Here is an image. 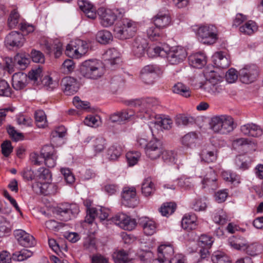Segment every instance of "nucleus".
I'll return each mask as SVG.
<instances>
[{
    "label": "nucleus",
    "instance_id": "f257e3e1",
    "mask_svg": "<svg viewBox=\"0 0 263 263\" xmlns=\"http://www.w3.org/2000/svg\"><path fill=\"white\" fill-rule=\"evenodd\" d=\"M153 49L155 53L154 55L166 57L168 62L172 65H177L182 62L187 55L186 49L180 46L173 47L169 49L157 46Z\"/></svg>",
    "mask_w": 263,
    "mask_h": 263
},
{
    "label": "nucleus",
    "instance_id": "f03ea898",
    "mask_svg": "<svg viewBox=\"0 0 263 263\" xmlns=\"http://www.w3.org/2000/svg\"><path fill=\"white\" fill-rule=\"evenodd\" d=\"M210 128L214 133L228 135L235 128L234 120L226 115L214 116L210 122Z\"/></svg>",
    "mask_w": 263,
    "mask_h": 263
},
{
    "label": "nucleus",
    "instance_id": "7ed1b4c3",
    "mask_svg": "<svg viewBox=\"0 0 263 263\" xmlns=\"http://www.w3.org/2000/svg\"><path fill=\"white\" fill-rule=\"evenodd\" d=\"M80 73L87 79H97L105 72V67L102 62L96 59H90L83 62L80 66Z\"/></svg>",
    "mask_w": 263,
    "mask_h": 263
},
{
    "label": "nucleus",
    "instance_id": "20e7f679",
    "mask_svg": "<svg viewBox=\"0 0 263 263\" xmlns=\"http://www.w3.org/2000/svg\"><path fill=\"white\" fill-rule=\"evenodd\" d=\"M229 245L235 249L243 251L251 256H255L260 253L262 247L258 242H248L243 238L232 237L229 239Z\"/></svg>",
    "mask_w": 263,
    "mask_h": 263
},
{
    "label": "nucleus",
    "instance_id": "39448f33",
    "mask_svg": "<svg viewBox=\"0 0 263 263\" xmlns=\"http://www.w3.org/2000/svg\"><path fill=\"white\" fill-rule=\"evenodd\" d=\"M118 29L116 30V38L126 40L133 37L138 29L137 23L127 18H123L116 23Z\"/></svg>",
    "mask_w": 263,
    "mask_h": 263
},
{
    "label": "nucleus",
    "instance_id": "423d86ee",
    "mask_svg": "<svg viewBox=\"0 0 263 263\" xmlns=\"http://www.w3.org/2000/svg\"><path fill=\"white\" fill-rule=\"evenodd\" d=\"M88 49V45L86 41L76 39L67 45L65 53L69 57L79 59L87 53Z\"/></svg>",
    "mask_w": 263,
    "mask_h": 263
},
{
    "label": "nucleus",
    "instance_id": "0eeeda50",
    "mask_svg": "<svg viewBox=\"0 0 263 263\" xmlns=\"http://www.w3.org/2000/svg\"><path fill=\"white\" fill-rule=\"evenodd\" d=\"M197 34L199 40L204 44H213L218 39L217 28L215 26L212 25L199 27Z\"/></svg>",
    "mask_w": 263,
    "mask_h": 263
},
{
    "label": "nucleus",
    "instance_id": "6e6552de",
    "mask_svg": "<svg viewBox=\"0 0 263 263\" xmlns=\"http://www.w3.org/2000/svg\"><path fill=\"white\" fill-rule=\"evenodd\" d=\"M84 203L86 206L87 215L85 221L88 223H92L96 218H98L100 221L106 219L108 216L109 211L103 207H90L91 202L89 200H86Z\"/></svg>",
    "mask_w": 263,
    "mask_h": 263
},
{
    "label": "nucleus",
    "instance_id": "1a4fd4ad",
    "mask_svg": "<svg viewBox=\"0 0 263 263\" xmlns=\"http://www.w3.org/2000/svg\"><path fill=\"white\" fill-rule=\"evenodd\" d=\"M79 212L76 204L64 203L58 206L55 213L61 220L67 221L74 217Z\"/></svg>",
    "mask_w": 263,
    "mask_h": 263
},
{
    "label": "nucleus",
    "instance_id": "9d476101",
    "mask_svg": "<svg viewBox=\"0 0 263 263\" xmlns=\"http://www.w3.org/2000/svg\"><path fill=\"white\" fill-rule=\"evenodd\" d=\"M126 104L131 107L137 108L141 107L140 109H138V111L141 112H144L143 115H137V116L141 118H146L148 117V110L143 109L142 108L145 105H146L147 107L150 108L151 107L154 106L158 104V101L154 98H146L145 99H135L130 100L126 102ZM138 111V110H137Z\"/></svg>",
    "mask_w": 263,
    "mask_h": 263
},
{
    "label": "nucleus",
    "instance_id": "9b49d317",
    "mask_svg": "<svg viewBox=\"0 0 263 263\" xmlns=\"http://www.w3.org/2000/svg\"><path fill=\"white\" fill-rule=\"evenodd\" d=\"M122 203L129 208H135L139 203L137 197L136 189L134 186H125L123 189L122 193Z\"/></svg>",
    "mask_w": 263,
    "mask_h": 263
},
{
    "label": "nucleus",
    "instance_id": "f8f14e48",
    "mask_svg": "<svg viewBox=\"0 0 263 263\" xmlns=\"http://www.w3.org/2000/svg\"><path fill=\"white\" fill-rule=\"evenodd\" d=\"M258 72V68L256 65H246L239 71V79L243 83H251L256 80Z\"/></svg>",
    "mask_w": 263,
    "mask_h": 263
},
{
    "label": "nucleus",
    "instance_id": "ddd939ff",
    "mask_svg": "<svg viewBox=\"0 0 263 263\" xmlns=\"http://www.w3.org/2000/svg\"><path fill=\"white\" fill-rule=\"evenodd\" d=\"M204 76L207 81L205 83L208 91L213 93H218L222 89L218 76L214 71L205 72Z\"/></svg>",
    "mask_w": 263,
    "mask_h": 263
},
{
    "label": "nucleus",
    "instance_id": "4468645a",
    "mask_svg": "<svg viewBox=\"0 0 263 263\" xmlns=\"http://www.w3.org/2000/svg\"><path fill=\"white\" fill-rule=\"evenodd\" d=\"M163 149L161 142L157 139H154L148 143L145 153L151 160H155L159 158Z\"/></svg>",
    "mask_w": 263,
    "mask_h": 263
},
{
    "label": "nucleus",
    "instance_id": "2eb2a0df",
    "mask_svg": "<svg viewBox=\"0 0 263 263\" xmlns=\"http://www.w3.org/2000/svg\"><path fill=\"white\" fill-rule=\"evenodd\" d=\"M25 42L24 35L20 32L13 31L6 35L5 44L8 48H20Z\"/></svg>",
    "mask_w": 263,
    "mask_h": 263
},
{
    "label": "nucleus",
    "instance_id": "dca6fc26",
    "mask_svg": "<svg viewBox=\"0 0 263 263\" xmlns=\"http://www.w3.org/2000/svg\"><path fill=\"white\" fill-rule=\"evenodd\" d=\"M13 234L18 243L23 247H31L35 243L33 236L23 230H15L14 231Z\"/></svg>",
    "mask_w": 263,
    "mask_h": 263
},
{
    "label": "nucleus",
    "instance_id": "f3484780",
    "mask_svg": "<svg viewBox=\"0 0 263 263\" xmlns=\"http://www.w3.org/2000/svg\"><path fill=\"white\" fill-rule=\"evenodd\" d=\"M147 45L148 44L146 39L141 36H138L133 43L132 51L136 56L138 57H142L146 50L148 52H149L151 50L154 51L153 49L154 48H149L147 49Z\"/></svg>",
    "mask_w": 263,
    "mask_h": 263
},
{
    "label": "nucleus",
    "instance_id": "a211bd4d",
    "mask_svg": "<svg viewBox=\"0 0 263 263\" xmlns=\"http://www.w3.org/2000/svg\"><path fill=\"white\" fill-rule=\"evenodd\" d=\"M100 23L104 27H108L114 24L115 21V15L112 10L104 7L98 10Z\"/></svg>",
    "mask_w": 263,
    "mask_h": 263
},
{
    "label": "nucleus",
    "instance_id": "6ab92c4d",
    "mask_svg": "<svg viewBox=\"0 0 263 263\" xmlns=\"http://www.w3.org/2000/svg\"><path fill=\"white\" fill-rule=\"evenodd\" d=\"M116 225L123 229L132 231L136 227L137 222L126 214L120 213L116 215Z\"/></svg>",
    "mask_w": 263,
    "mask_h": 263
},
{
    "label": "nucleus",
    "instance_id": "aec40b11",
    "mask_svg": "<svg viewBox=\"0 0 263 263\" xmlns=\"http://www.w3.org/2000/svg\"><path fill=\"white\" fill-rule=\"evenodd\" d=\"M62 85L64 93L67 96L74 94L79 89L77 80L71 77H66L62 79Z\"/></svg>",
    "mask_w": 263,
    "mask_h": 263
},
{
    "label": "nucleus",
    "instance_id": "412c9836",
    "mask_svg": "<svg viewBox=\"0 0 263 263\" xmlns=\"http://www.w3.org/2000/svg\"><path fill=\"white\" fill-rule=\"evenodd\" d=\"M42 155L44 157L45 165L48 167H53L56 165L57 156L53 147L45 146L42 149Z\"/></svg>",
    "mask_w": 263,
    "mask_h": 263
},
{
    "label": "nucleus",
    "instance_id": "4be33fe9",
    "mask_svg": "<svg viewBox=\"0 0 263 263\" xmlns=\"http://www.w3.org/2000/svg\"><path fill=\"white\" fill-rule=\"evenodd\" d=\"M216 180V175L214 171L209 168L206 171V174L201 181L202 187L203 189L208 188L212 190H216L218 187Z\"/></svg>",
    "mask_w": 263,
    "mask_h": 263
},
{
    "label": "nucleus",
    "instance_id": "5701e85b",
    "mask_svg": "<svg viewBox=\"0 0 263 263\" xmlns=\"http://www.w3.org/2000/svg\"><path fill=\"white\" fill-rule=\"evenodd\" d=\"M139 224L142 228L144 233L146 235L151 236L156 232L157 223L148 217H144L140 218Z\"/></svg>",
    "mask_w": 263,
    "mask_h": 263
},
{
    "label": "nucleus",
    "instance_id": "b1692460",
    "mask_svg": "<svg viewBox=\"0 0 263 263\" xmlns=\"http://www.w3.org/2000/svg\"><path fill=\"white\" fill-rule=\"evenodd\" d=\"M240 130L243 135L253 137H259L263 133L260 126L253 123L242 125Z\"/></svg>",
    "mask_w": 263,
    "mask_h": 263
},
{
    "label": "nucleus",
    "instance_id": "393cba45",
    "mask_svg": "<svg viewBox=\"0 0 263 263\" xmlns=\"http://www.w3.org/2000/svg\"><path fill=\"white\" fill-rule=\"evenodd\" d=\"M12 86L16 90L24 89L28 83L27 75L23 72L15 73L12 76Z\"/></svg>",
    "mask_w": 263,
    "mask_h": 263
},
{
    "label": "nucleus",
    "instance_id": "a878e982",
    "mask_svg": "<svg viewBox=\"0 0 263 263\" xmlns=\"http://www.w3.org/2000/svg\"><path fill=\"white\" fill-rule=\"evenodd\" d=\"M153 21L157 28L162 29L171 24V19L167 12H159L153 18Z\"/></svg>",
    "mask_w": 263,
    "mask_h": 263
},
{
    "label": "nucleus",
    "instance_id": "bb28decb",
    "mask_svg": "<svg viewBox=\"0 0 263 263\" xmlns=\"http://www.w3.org/2000/svg\"><path fill=\"white\" fill-rule=\"evenodd\" d=\"M46 51L48 53L54 52L56 58L59 57L62 52V44L58 40H47L44 44Z\"/></svg>",
    "mask_w": 263,
    "mask_h": 263
},
{
    "label": "nucleus",
    "instance_id": "cd10ccee",
    "mask_svg": "<svg viewBox=\"0 0 263 263\" xmlns=\"http://www.w3.org/2000/svg\"><path fill=\"white\" fill-rule=\"evenodd\" d=\"M172 124V121L170 119L158 117L150 122L149 127L158 130L168 129L171 128Z\"/></svg>",
    "mask_w": 263,
    "mask_h": 263
},
{
    "label": "nucleus",
    "instance_id": "c85d7f7f",
    "mask_svg": "<svg viewBox=\"0 0 263 263\" xmlns=\"http://www.w3.org/2000/svg\"><path fill=\"white\" fill-rule=\"evenodd\" d=\"M189 60L191 65L197 68H201L206 63V57L203 53L199 52L189 56Z\"/></svg>",
    "mask_w": 263,
    "mask_h": 263
},
{
    "label": "nucleus",
    "instance_id": "c756f323",
    "mask_svg": "<svg viewBox=\"0 0 263 263\" xmlns=\"http://www.w3.org/2000/svg\"><path fill=\"white\" fill-rule=\"evenodd\" d=\"M197 217L194 214H186L182 219V228L187 230L195 229L197 226Z\"/></svg>",
    "mask_w": 263,
    "mask_h": 263
},
{
    "label": "nucleus",
    "instance_id": "7c9ffc66",
    "mask_svg": "<svg viewBox=\"0 0 263 263\" xmlns=\"http://www.w3.org/2000/svg\"><path fill=\"white\" fill-rule=\"evenodd\" d=\"M200 158L204 162H213L217 159V151L214 148L207 147L201 152Z\"/></svg>",
    "mask_w": 263,
    "mask_h": 263
},
{
    "label": "nucleus",
    "instance_id": "2f4dec72",
    "mask_svg": "<svg viewBox=\"0 0 263 263\" xmlns=\"http://www.w3.org/2000/svg\"><path fill=\"white\" fill-rule=\"evenodd\" d=\"M198 135L196 132H190L185 135L181 139V143L184 146L192 148L195 146Z\"/></svg>",
    "mask_w": 263,
    "mask_h": 263
},
{
    "label": "nucleus",
    "instance_id": "473e14b6",
    "mask_svg": "<svg viewBox=\"0 0 263 263\" xmlns=\"http://www.w3.org/2000/svg\"><path fill=\"white\" fill-rule=\"evenodd\" d=\"M14 62L21 69H25L30 63L29 55L25 53H18L14 59Z\"/></svg>",
    "mask_w": 263,
    "mask_h": 263
},
{
    "label": "nucleus",
    "instance_id": "72a5a7b5",
    "mask_svg": "<svg viewBox=\"0 0 263 263\" xmlns=\"http://www.w3.org/2000/svg\"><path fill=\"white\" fill-rule=\"evenodd\" d=\"M159 255L168 261L172 258L174 253V249L170 245H162L158 249Z\"/></svg>",
    "mask_w": 263,
    "mask_h": 263
},
{
    "label": "nucleus",
    "instance_id": "f704fd0d",
    "mask_svg": "<svg viewBox=\"0 0 263 263\" xmlns=\"http://www.w3.org/2000/svg\"><path fill=\"white\" fill-rule=\"evenodd\" d=\"M258 27L256 23L252 20L248 21L239 27V31L244 34L251 35L256 32Z\"/></svg>",
    "mask_w": 263,
    "mask_h": 263
},
{
    "label": "nucleus",
    "instance_id": "c9c22d12",
    "mask_svg": "<svg viewBox=\"0 0 263 263\" xmlns=\"http://www.w3.org/2000/svg\"><path fill=\"white\" fill-rule=\"evenodd\" d=\"M41 83L44 88L48 91H53L59 86V82L53 79L49 75L45 76L41 80Z\"/></svg>",
    "mask_w": 263,
    "mask_h": 263
},
{
    "label": "nucleus",
    "instance_id": "e433bc0d",
    "mask_svg": "<svg viewBox=\"0 0 263 263\" xmlns=\"http://www.w3.org/2000/svg\"><path fill=\"white\" fill-rule=\"evenodd\" d=\"M155 185L151 178H147L143 181L142 186L141 192L142 194L145 196H151L154 192Z\"/></svg>",
    "mask_w": 263,
    "mask_h": 263
},
{
    "label": "nucleus",
    "instance_id": "4c0bfd02",
    "mask_svg": "<svg viewBox=\"0 0 263 263\" xmlns=\"http://www.w3.org/2000/svg\"><path fill=\"white\" fill-rule=\"evenodd\" d=\"M214 61L215 64L219 68H226L230 65V60L222 52H218L215 54Z\"/></svg>",
    "mask_w": 263,
    "mask_h": 263
},
{
    "label": "nucleus",
    "instance_id": "58836bf2",
    "mask_svg": "<svg viewBox=\"0 0 263 263\" xmlns=\"http://www.w3.org/2000/svg\"><path fill=\"white\" fill-rule=\"evenodd\" d=\"M112 39L111 33L106 30L99 31L96 35L97 41L102 44L108 43Z\"/></svg>",
    "mask_w": 263,
    "mask_h": 263
},
{
    "label": "nucleus",
    "instance_id": "ea45409f",
    "mask_svg": "<svg viewBox=\"0 0 263 263\" xmlns=\"http://www.w3.org/2000/svg\"><path fill=\"white\" fill-rule=\"evenodd\" d=\"M162 158L163 161L168 164H174L176 163V154L173 151H162L161 154Z\"/></svg>",
    "mask_w": 263,
    "mask_h": 263
},
{
    "label": "nucleus",
    "instance_id": "a19ab883",
    "mask_svg": "<svg viewBox=\"0 0 263 263\" xmlns=\"http://www.w3.org/2000/svg\"><path fill=\"white\" fill-rule=\"evenodd\" d=\"M250 162L247 160V157L243 155L237 156L235 159L236 167L238 170L244 171L249 168Z\"/></svg>",
    "mask_w": 263,
    "mask_h": 263
},
{
    "label": "nucleus",
    "instance_id": "79ce46f5",
    "mask_svg": "<svg viewBox=\"0 0 263 263\" xmlns=\"http://www.w3.org/2000/svg\"><path fill=\"white\" fill-rule=\"evenodd\" d=\"M32 255V252L29 250L23 249L20 251H17L13 253L12 258L15 261H22L30 257Z\"/></svg>",
    "mask_w": 263,
    "mask_h": 263
},
{
    "label": "nucleus",
    "instance_id": "37998d69",
    "mask_svg": "<svg viewBox=\"0 0 263 263\" xmlns=\"http://www.w3.org/2000/svg\"><path fill=\"white\" fill-rule=\"evenodd\" d=\"M176 205L174 202H166L163 204L160 209V212L162 216L168 217L175 211Z\"/></svg>",
    "mask_w": 263,
    "mask_h": 263
},
{
    "label": "nucleus",
    "instance_id": "c03bdc74",
    "mask_svg": "<svg viewBox=\"0 0 263 263\" xmlns=\"http://www.w3.org/2000/svg\"><path fill=\"white\" fill-rule=\"evenodd\" d=\"M213 263H231L230 258L224 253L217 251L212 256Z\"/></svg>",
    "mask_w": 263,
    "mask_h": 263
},
{
    "label": "nucleus",
    "instance_id": "a18cd8bd",
    "mask_svg": "<svg viewBox=\"0 0 263 263\" xmlns=\"http://www.w3.org/2000/svg\"><path fill=\"white\" fill-rule=\"evenodd\" d=\"M11 232L10 224L3 216H0V237L8 236Z\"/></svg>",
    "mask_w": 263,
    "mask_h": 263
},
{
    "label": "nucleus",
    "instance_id": "49530a36",
    "mask_svg": "<svg viewBox=\"0 0 263 263\" xmlns=\"http://www.w3.org/2000/svg\"><path fill=\"white\" fill-rule=\"evenodd\" d=\"M66 128L63 126L57 127L55 130L51 133V141L53 143L60 140L62 141V138L65 136Z\"/></svg>",
    "mask_w": 263,
    "mask_h": 263
},
{
    "label": "nucleus",
    "instance_id": "de8ad7c7",
    "mask_svg": "<svg viewBox=\"0 0 263 263\" xmlns=\"http://www.w3.org/2000/svg\"><path fill=\"white\" fill-rule=\"evenodd\" d=\"M221 176L223 179L228 182L236 183H239L240 182L239 176L231 171H223L221 173Z\"/></svg>",
    "mask_w": 263,
    "mask_h": 263
},
{
    "label": "nucleus",
    "instance_id": "09e8293b",
    "mask_svg": "<svg viewBox=\"0 0 263 263\" xmlns=\"http://www.w3.org/2000/svg\"><path fill=\"white\" fill-rule=\"evenodd\" d=\"M174 93L180 94L185 97H190V88L181 83H178L174 85L173 88Z\"/></svg>",
    "mask_w": 263,
    "mask_h": 263
},
{
    "label": "nucleus",
    "instance_id": "8fccbe9b",
    "mask_svg": "<svg viewBox=\"0 0 263 263\" xmlns=\"http://www.w3.org/2000/svg\"><path fill=\"white\" fill-rule=\"evenodd\" d=\"M34 118L37 126L40 128L44 127L46 125L47 120L45 112L42 110L35 112Z\"/></svg>",
    "mask_w": 263,
    "mask_h": 263
},
{
    "label": "nucleus",
    "instance_id": "3c124183",
    "mask_svg": "<svg viewBox=\"0 0 263 263\" xmlns=\"http://www.w3.org/2000/svg\"><path fill=\"white\" fill-rule=\"evenodd\" d=\"M135 115V111L132 109L123 110L118 114H116V116L118 117V121L119 122L129 120L132 119Z\"/></svg>",
    "mask_w": 263,
    "mask_h": 263
},
{
    "label": "nucleus",
    "instance_id": "603ef678",
    "mask_svg": "<svg viewBox=\"0 0 263 263\" xmlns=\"http://www.w3.org/2000/svg\"><path fill=\"white\" fill-rule=\"evenodd\" d=\"M147 34L151 40H158L162 35L161 29L156 26H152L147 30Z\"/></svg>",
    "mask_w": 263,
    "mask_h": 263
},
{
    "label": "nucleus",
    "instance_id": "864d4df0",
    "mask_svg": "<svg viewBox=\"0 0 263 263\" xmlns=\"http://www.w3.org/2000/svg\"><path fill=\"white\" fill-rule=\"evenodd\" d=\"M138 260L130 259L124 251H120L116 254V263H137Z\"/></svg>",
    "mask_w": 263,
    "mask_h": 263
},
{
    "label": "nucleus",
    "instance_id": "5fc2aeb1",
    "mask_svg": "<svg viewBox=\"0 0 263 263\" xmlns=\"http://www.w3.org/2000/svg\"><path fill=\"white\" fill-rule=\"evenodd\" d=\"M20 14L16 10H13L8 19V25L10 28H15L18 23Z\"/></svg>",
    "mask_w": 263,
    "mask_h": 263
},
{
    "label": "nucleus",
    "instance_id": "6e6d98bb",
    "mask_svg": "<svg viewBox=\"0 0 263 263\" xmlns=\"http://www.w3.org/2000/svg\"><path fill=\"white\" fill-rule=\"evenodd\" d=\"M105 140L103 137H96L93 140L92 146L96 153L102 152L105 147Z\"/></svg>",
    "mask_w": 263,
    "mask_h": 263
},
{
    "label": "nucleus",
    "instance_id": "4d7b16f0",
    "mask_svg": "<svg viewBox=\"0 0 263 263\" xmlns=\"http://www.w3.org/2000/svg\"><path fill=\"white\" fill-rule=\"evenodd\" d=\"M141 154L139 152H129L126 155V157L129 166L135 165L139 161Z\"/></svg>",
    "mask_w": 263,
    "mask_h": 263
},
{
    "label": "nucleus",
    "instance_id": "13d9d810",
    "mask_svg": "<svg viewBox=\"0 0 263 263\" xmlns=\"http://www.w3.org/2000/svg\"><path fill=\"white\" fill-rule=\"evenodd\" d=\"M175 182L178 186L185 190L192 189L194 186L193 182L190 178H182L175 180Z\"/></svg>",
    "mask_w": 263,
    "mask_h": 263
},
{
    "label": "nucleus",
    "instance_id": "bf43d9fd",
    "mask_svg": "<svg viewBox=\"0 0 263 263\" xmlns=\"http://www.w3.org/2000/svg\"><path fill=\"white\" fill-rule=\"evenodd\" d=\"M83 246L85 249L89 252H91L96 251L97 247L95 239L91 237H87L84 239Z\"/></svg>",
    "mask_w": 263,
    "mask_h": 263
},
{
    "label": "nucleus",
    "instance_id": "052dcab7",
    "mask_svg": "<svg viewBox=\"0 0 263 263\" xmlns=\"http://www.w3.org/2000/svg\"><path fill=\"white\" fill-rule=\"evenodd\" d=\"M105 61L110 65L115 64V49L114 48L107 49L103 55Z\"/></svg>",
    "mask_w": 263,
    "mask_h": 263
},
{
    "label": "nucleus",
    "instance_id": "680f3d73",
    "mask_svg": "<svg viewBox=\"0 0 263 263\" xmlns=\"http://www.w3.org/2000/svg\"><path fill=\"white\" fill-rule=\"evenodd\" d=\"M84 123L91 127L98 126L101 123L100 118L98 116L89 115L85 118Z\"/></svg>",
    "mask_w": 263,
    "mask_h": 263
},
{
    "label": "nucleus",
    "instance_id": "e2e57ef3",
    "mask_svg": "<svg viewBox=\"0 0 263 263\" xmlns=\"http://www.w3.org/2000/svg\"><path fill=\"white\" fill-rule=\"evenodd\" d=\"M61 173L63 175L65 180L68 184H72L75 181V177L68 168H61Z\"/></svg>",
    "mask_w": 263,
    "mask_h": 263
},
{
    "label": "nucleus",
    "instance_id": "0e129e2a",
    "mask_svg": "<svg viewBox=\"0 0 263 263\" xmlns=\"http://www.w3.org/2000/svg\"><path fill=\"white\" fill-rule=\"evenodd\" d=\"M41 72L42 69L40 68L32 70L29 72L27 75L28 80L29 79L32 81L34 84L38 85L39 83V79L40 78Z\"/></svg>",
    "mask_w": 263,
    "mask_h": 263
},
{
    "label": "nucleus",
    "instance_id": "69168bd1",
    "mask_svg": "<svg viewBox=\"0 0 263 263\" xmlns=\"http://www.w3.org/2000/svg\"><path fill=\"white\" fill-rule=\"evenodd\" d=\"M11 94V88L5 80L0 81V96L9 97Z\"/></svg>",
    "mask_w": 263,
    "mask_h": 263
},
{
    "label": "nucleus",
    "instance_id": "338daca9",
    "mask_svg": "<svg viewBox=\"0 0 263 263\" xmlns=\"http://www.w3.org/2000/svg\"><path fill=\"white\" fill-rule=\"evenodd\" d=\"M45 226L50 230L58 231L64 227V224L63 222H58L54 220H49L45 222Z\"/></svg>",
    "mask_w": 263,
    "mask_h": 263
},
{
    "label": "nucleus",
    "instance_id": "774afa93",
    "mask_svg": "<svg viewBox=\"0 0 263 263\" xmlns=\"http://www.w3.org/2000/svg\"><path fill=\"white\" fill-rule=\"evenodd\" d=\"M30 56L33 62L43 63L44 62L45 59L43 54L40 51L32 49Z\"/></svg>",
    "mask_w": 263,
    "mask_h": 263
}]
</instances>
